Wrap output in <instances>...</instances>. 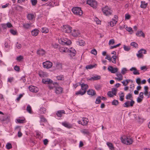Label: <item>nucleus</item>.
<instances>
[{
  "label": "nucleus",
  "instance_id": "obj_28",
  "mask_svg": "<svg viewBox=\"0 0 150 150\" xmlns=\"http://www.w3.org/2000/svg\"><path fill=\"white\" fill-rule=\"evenodd\" d=\"M82 125H87L88 122V119L86 118H83L82 120Z\"/></svg>",
  "mask_w": 150,
  "mask_h": 150
},
{
  "label": "nucleus",
  "instance_id": "obj_52",
  "mask_svg": "<svg viewBox=\"0 0 150 150\" xmlns=\"http://www.w3.org/2000/svg\"><path fill=\"white\" fill-rule=\"evenodd\" d=\"M40 121L43 122H45L47 121L46 119L44 118V117L42 116H41L40 117Z\"/></svg>",
  "mask_w": 150,
  "mask_h": 150
},
{
  "label": "nucleus",
  "instance_id": "obj_44",
  "mask_svg": "<svg viewBox=\"0 0 150 150\" xmlns=\"http://www.w3.org/2000/svg\"><path fill=\"white\" fill-rule=\"evenodd\" d=\"M130 45L132 46L135 48H137L138 47V44L136 43L135 42H132L130 44Z\"/></svg>",
  "mask_w": 150,
  "mask_h": 150
},
{
  "label": "nucleus",
  "instance_id": "obj_34",
  "mask_svg": "<svg viewBox=\"0 0 150 150\" xmlns=\"http://www.w3.org/2000/svg\"><path fill=\"white\" fill-rule=\"evenodd\" d=\"M39 112L41 114H44L46 112V109L44 107L41 108L39 110Z\"/></svg>",
  "mask_w": 150,
  "mask_h": 150
},
{
  "label": "nucleus",
  "instance_id": "obj_57",
  "mask_svg": "<svg viewBox=\"0 0 150 150\" xmlns=\"http://www.w3.org/2000/svg\"><path fill=\"white\" fill-rule=\"evenodd\" d=\"M126 28V30L129 32H132V33L133 32L132 29L131 27H127Z\"/></svg>",
  "mask_w": 150,
  "mask_h": 150
},
{
  "label": "nucleus",
  "instance_id": "obj_2",
  "mask_svg": "<svg viewBox=\"0 0 150 150\" xmlns=\"http://www.w3.org/2000/svg\"><path fill=\"white\" fill-rule=\"evenodd\" d=\"M121 141L122 143L127 145L132 144L133 141L132 138H129L127 137H121Z\"/></svg>",
  "mask_w": 150,
  "mask_h": 150
},
{
  "label": "nucleus",
  "instance_id": "obj_64",
  "mask_svg": "<svg viewBox=\"0 0 150 150\" xmlns=\"http://www.w3.org/2000/svg\"><path fill=\"white\" fill-rule=\"evenodd\" d=\"M108 95L109 97H113V95L111 91H109L108 93Z\"/></svg>",
  "mask_w": 150,
  "mask_h": 150
},
{
  "label": "nucleus",
  "instance_id": "obj_33",
  "mask_svg": "<svg viewBox=\"0 0 150 150\" xmlns=\"http://www.w3.org/2000/svg\"><path fill=\"white\" fill-rule=\"evenodd\" d=\"M107 144L109 147L110 149L111 150H114V147L112 143L109 142H107Z\"/></svg>",
  "mask_w": 150,
  "mask_h": 150
},
{
  "label": "nucleus",
  "instance_id": "obj_50",
  "mask_svg": "<svg viewBox=\"0 0 150 150\" xmlns=\"http://www.w3.org/2000/svg\"><path fill=\"white\" fill-rule=\"evenodd\" d=\"M30 1L33 6L35 5L37 3V0H31Z\"/></svg>",
  "mask_w": 150,
  "mask_h": 150
},
{
  "label": "nucleus",
  "instance_id": "obj_60",
  "mask_svg": "<svg viewBox=\"0 0 150 150\" xmlns=\"http://www.w3.org/2000/svg\"><path fill=\"white\" fill-rule=\"evenodd\" d=\"M132 97V96L131 94L130 93H129L126 96V98L127 99H129L131 98Z\"/></svg>",
  "mask_w": 150,
  "mask_h": 150
},
{
  "label": "nucleus",
  "instance_id": "obj_39",
  "mask_svg": "<svg viewBox=\"0 0 150 150\" xmlns=\"http://www.w3.org/2000/svg\"><path fill=\"white\" fill-rule=\"evenodd\" d=\"M10 33L13 35H15L17 34V32L16 30L13 29H11L10 30Z\"/></svg>",
  "mask_w": 150,
  "mask_h": 150
},
{
  "label": "nucleus",
  "instance_id": "obj_38",
  "mask_svg": "<svg viewBox=\"0 0 150 150\" xmlns=\"http://www.w3.org/2000/svg\"><path fill=\"white\" fill-rule=\"evenodd\" d=\"M96 66H97L96 64H95L94 65H87L86 67V68L87 69H91L93 67H95Z\"/></svg>",
  "mask_w": 150,
  "mask_h": 150
},
{
  "label": "nucleus",
  "instance_id": "obj_15",
  "mask_svg": "<svg viewBox=\"0 0 150 150\" xmlns=\"http://www.w3.org/2000/svg\"><path fill=\"white\" fill-rule=\"evenodd\" d=\"M81 90L83 91H85V93L86 92L87 89L88 88V86L87 84L84 83H81Z\"/></svg>",
  "mask_w": 150,
  "mask_h": 150
},
{
  "label": "nucleus",
  "instance_id": "obj_25",
  "mask_svg": "<svg viewBox=\"0 0 150 150\" xmlns=\"http://www.w3.org/2000/svg\"><path fill=\"white\" fill-rule=\"evenodd\" d=\"M101 77L99 75H96L91 77L90 80H97L100 79Z\"/></svg>",
  "mask_w": 150,
  "mask_h": 150
},
{
  "label": "nucleus",
  "instance_id": "obj_54",
  "mask_svg": "<svg viewBox=\"0 0 150 150\" xmlns=\"http://www.w3.org/2000/svg\"><path fill=\"white\" fill-rule=\"evenodd\" d=\"M127 71V69L126 68H123L121 70V73L122 74L124 75L126 73Z\"/></svg>",
  "mask_w": 150,
  "mask_h": 150
},
{
  "label": "nucleus",
  "instance_id": "obj_24",
  "mask_svg": "<svg viewBox=\"0 0 150 150\" xmlns=\"http://www.w3.org/2000/svg\"><path fill=\"white\" fill-rule=\"evenodd\" d=\"M134 118L135 119L136 121L137 122L139 123H141L142 122V120L140 117L137 116L136 115H134Z\"/></svg>",
  "mask_w": 150,
  "mask_h": 150
},
{
  "label": "nucleus",
  "instance_id": "obj_12",
  "mask_svg": "<svg viewBox=\"0 0 150 150\" xmlns=\"http://www.w3.org/2000/svg\"><path fill=\"white\" fill-rule=\"evenodd\" d=\"M42 82L44 84H50L52 83V81L50 79L47 78L43 79L42 80Z\"/></svg>",
  "mask_w": 150,
  "mask_h": 150
},
{
  "label": "nucleus",
  "instance_id": "obj_61",
  "mask_svg": "<svg viewBox=\"0 0 150 150\" xmlns=\"http://www.w3.org/2000/svg\"><path fill=\"white\" fill-rule=\"evenodd\" d=\"M14 69L15 70L17 71H20V68L18 66L16 65L14 67Z\"/></svg>",
  "mask_w": 150,
  "mask_h": 150
},
{
  "label": "nucleus",
  "instance_id": "obj_43",
  "mask_svg": "<svg viewBox=\"0 0 150 150\" xmlns=\"http://www.w3.org/2000/svg\"><path fill=\"white\" fill-rule=\"evenodd\" d=\"M101 97L100 96L98 97L96 100V104H99L101 102Z\"/></svg>",
  "mask_w": 150,
  "mask_h": 150
},
{
  "label": "nucleus",
  "instance_id": "obj_35",
  "mask_svg": "<svg viewBox=\"0 0 150 150\" xmlns=\"http://www.w3.org/2000/svg\"><path fill=\"white\" fill-rule=\"evenodd\" d=\"M41 31L44 33H47L48 32V30L46 28H42L41 30Z\"/></svg>",
  "mask_w": 150,
  "mask_h": 150
},
{
  "label": "nucleus",
  "instance_id": "obj_59",
  "mask_svg": "<svg viewBox=\"0 0 150 150\" xmlns=\"http://www.w3.org/2000/svg\"><path fill=\"white\" fill-rule=\"evenodd\" d=\"M14 80V78L13 77H10L8 79V82L10 83H11Z\"/></svg>",
  "mask_w": 150,
  "mask_h": 150
},
{
  "label": "nucleus",
  "instance_id": "obj_14",
  "mask_svg": "<svg viewBox=\"0 0 150 150\" xmlns=\"http://www.w3.org/2000/svg\"><path fill=\"white\" fill-rule=\"evenodd\" d=\"M45 51L42 49H39L37 51V54L40 56H42L45 54Z\"/></svg>",
  "mask_w": 150,
  "mask_h": 150
},
{
  "label": "nucleus",
  "instance_id": "obj_16",
  "mask_svg": "<svg viewBox=\"0 0 150 150\" xmlns=\"http://www.w3.org/2000/svg\"><path fill=\"white\" fill-rule=\"evenodd\" d=\"M63 91L62 88L60 87H57L55 88V92L57 94H59L62 92Z\"/></svg>",
  "mask_w": 150,
  "mask_h": 150
},
{
  "label": "nucleus",
  "instance_id": "obj_21",
  "mask_svg": "<svg viewBox=\"0 0 150 150\" xmlns=\"http://www.w3.org/2000/svg\"><path fill=\"white\" fill-rule=\"evenodd\" d=\"M87 94L92 96L95 95L96 94V92L93 89H89L87 91Z\"/></svg>",
  "mask_w": 150,
  "mask_h": 150
},
{
  "label": "nucleus",
  "instance_id": "obj_6",
  "mask_svg": "<svg viewBox=\"0 0 150 150\" xmlns=\"http://www.w3.org/2000/svg\"><path fill=\"white\" fill-rule=\"evenodd\" d=\"M59 43L62 45H69L71 43V41L67 38L65 39H62L59 40Z\"/></svg>",
  "mask_w": 150,
  "mask_h": 150
},
{
  "label": "nucleus",
  "instance_id": "obj_48",
  "mask_svg": "<svg viewBox=\"0 0 150 150\" xmlns=\"http://www.w3.org/2000/svg\"><path fill=\"white\" fill-rule=\"evenodd\" d=\"M23 59V57L22 56H19L17 57L16 58V59L17 60V61L18 62L21 61Z\"/></svg>",
  "mask_w": 150,
  "mask_h": 150
},
{
  "label": "nucleus",
  "instance_id": "obj_42",
  "mask_svg": "<svg viewBox=\"0 0 150 150\" xmlns=\"http://www.w3.org/2000/svg\"><path fill=\"white\" fill-rule=\"evenodd\" d=\"M56 67L57 69H60L62 68V64L59 63H57L56 64Z\"/></svg>",
  "mask_w": 150,
  "mask_h": 150
},
{
  "label": "nucleus",
  "instance_id": "obj_36",
  "mask_svg": "<svg viewBox=\"0 0 150 150\" xmlns=\"http://www.w3.org/2000/svg\"><path fill=\"white\" fill-rule=\"evenodd\" d=\"M112 20H113V21H114V22H113V21H111L110 22V25L111 27L115 25L117 23V21H116V20H115L112 19Z\"/></svg>",
  "mask_w": 150,
  "mask_h": 150
},
{
  "label": "nucleus",
  "instance_id": "obj_49",
  "mask_svg": "<svg viewBox=\"0 0 150 150\" xmlns=\"http://www.w3.org/2000/svg\"><path fill=\"white\" fill-rule=\"evenodd\" d=\"M81 132L84 134L88 135L89 134V132L87 129H84L81 131Z\"/></svg>",
  "mask_w": 150,
  "mask_h": 150
},
{
  "label": "nucleus",
  "instance_id": "obj_46",
  "mask_svg": "<svg viewBox=\"0 0 150 150\" xmlns=\"http://www.w3.org/2000/svg\"><path fill=\"white\" fill-rule=\"evenodd\" d=\"M112 105H117L118 104V100H115L112 102Z\"/></svg>",
  "mask_w": 150,
  "mask_h": 150
},
{
  "label": "nucleus",
  "instance_id": "obj_20",
  "mask_svg": "<svg viewBox=\"0 0 150 150\" xmlns=\"http://www.w3.org/2000/svg\"><path fill=\"white\" fill-rule=\"evenodd\" d=\"M65 114V112L64 110H58L57 111L56 115L58 117H60L62 114Z\"/></svg>",
  "mask_w": 150,
  "mask_h": 150
},
{
  "label": "nucleus",
  "instance_id": "obj_11",
  "mask_svg": "<svg viewBox=\"0 0 150 150\" xmlns=\"http://www.w3.org/2000/svg\"><path fill=\"white\" fill-rule=\"evenodd\" d=\"M108 71L112 73H115L117 72L118 69L117 68H113L111 66H109L108 69Z\"/></svg>",
  "mask_w": 150,
  "mask_h": 150
},
{
  "label": "nucleus",
  "instance_id": "obj_26",
  "mask_svg": "<svg viewBox=\"0 0 150 150\" xmlns=\"http://www.w3.org/2000/svg\"><path fill=\"white\" fill-rule=\"evenodd\" d=\"M69 52L71 54V55L74 56L76 53V52L75 49L71 48V50H69Z\"/></svg>",
  "mask_w": 150,
  "mask_h": 150
},
{
  "label": "nucleus",
  "instance_id": "obj_41",
  "mask_svg": "<svg viewBox=\"0 0 150 150\" xmlns=\"http://www.w3.org/2000/svg\"><path fill=\"white\" fill-rule=\"evenodd\" d=\"M6 148L7 149H10L12 148V146L11 144L8 143L6 145Z\"/></svg>",
  "mask_w": 150,
  "mask_h": 150
},
{
  "label": "nucleus",
  "instance_id": "obj_58",
  "mask_svg": "<svg viewBox=\"0 0 150 150\" xmlns=\"http://www.w3.org/2000/svg\"><path fill=\"white\" fill-rule=\"evenodd\" d=\"M29 113L31 114H33L34 113L33 112L32 110V108L31 106L29 105Z\"/></svg>",
  "mask_w": 150,
  "mask_h": 150
},
{
  "label": "nucleus",
  "instance_id": "obj_51",
  "mask_svg": "<svg viewBox=\"0 0 150 150\" xmlns=\"http://www.w3.org/2000/svg\"><path fill=\"white\" fill-rule=\"evenodd\" d=\"M91 54L96 55L97 54V51L95 49H93L91 51Z\"/></svg>",
  "mask_w": 150,
  "mask_h": 150
},
{
  "label": "nucleus",
  "instance_id": "obj_45",
  "mask_svg": "<svg viewBox=\"0 0 150 150\" xmlns=\"http://www.w3.org/2000/svg\"><path fill=\"white\" fill-rule=\"evenodd\" d=\"M129 101H127L124 103L123 106L124 107H128L129 106Z\"/></svg>",
  "mask_w": 150,
  "mask_h": 150
},
{
  "label": "nucleus",
  "instance_id": "obj_62",
  "mask_svg": "<svg viewBox=\"0 0 150 150\" xmlns=\"http://www.w3.org/2000/svg\"><path fill=\"white\" fill-rule=\"evenodd\" d=\"M115 43V41L114 39H112L110 40L109 42V45H113Z\"/></svg>",
  "mask_w": 150,
  "mask_h": 150
},
{
  "label": "nucleus",
  "instance_id": "obj_56",
  "mask_svg": "<svg viewBox=\"0 0 150 150\" xmlns=\"http://www.w3.org/2000/svg\"><path fill=\"white\" fill-rule=\"evenodd\" d=\"M95 87L96 90H99L100 89L101 86L99 84H97L95 86Z\"/></svg>",
  "mask_w": 150,
  "mask_h": 150
},
{
  "label": "nucleus",
  "instance_id": "obj_4",
  "mask_svg": "<svg viewBox=\"0 0 150 150\" xmlns=\"http://www.w3.org/2000/svg\"><path fill=\"white\" fill-rule=\"evenodd\" d=\"M72 28L68 25H63L61 27L62 31L67 33H71L72 30Z\"/></svg>",
  "mask_w": 150,
  "mask_h": 150
},
{
  "label": "nucleus",
  "instance_id": "obj_27",
  "mask_svg": "<svg viewBox=\"0 0 150 150\" xmlns=\"http://www.w3.org/2000/svg\"><path fill=\"white\" fill-rule=\"evenodd\" d=\"M39 31L37 29H34L31 31V34L33 36H37L38 33Z\"/></svg>",
  "mask_w": 150,
  "mask_h": 150
},
{
  "label": "nucleus",
  "instance_id": "obj_30",
  "mask_svg": "<svg viewBox=\"0 0 150 150\" xmlns=\"http://www.w3.org/2000/svg\"><path fill=\"white\" fill-rule=\"evenodd\" d=\"M85 93V91H83L81 89L80 91L76 92L75 93V94L76 95H84Z\"/></svg>",
  "mask_w": 150,
  "mask_h": 150
},
{
  "label": "nucleus",
  "instance_id": "obj_47",
  "mask_svg": "<svg viewBox=\"0 0 150 150\" xmlns=\"http://www.w3.org/2000/svg\"><path fill=\"white\" fill-rule=\"evenodd\" d=\"M124 93L123 92H122L120 94V100L122 101L124 100Z\"/></svg>",
  "mask_w": 150,
  "mask_h": 150
},
{
  "label": "nucleus",
  "instance_id": "obj_29",
  "mask_svg": "<svg viewBox=\"0 0 150 150\" xmlns=\"http://www.w3.org/2000/svg\"><path fill=\"white\" fill-rule=\"evenodd\" d=\"M141 4L140 5V6L142 8H146L148 5V4L145 1H142Z\"/></svg>",
  "mask_w": 150,
  "mask_h": 150
},
{
  "label": "nucleus",
  "instance_id": "obj_19",
  "mask_svg": "<svg viewBox=\"0 0 150 150\" xmlns=\"http://www.w3.org/2000/svg\"><path fill=\"white\" fill-rule=\"evenodd\" d=\"M136 35L138 37L142 36L143 37H144L145 36L144 33L141 30L137 31L136 33Z\"/></svg>",
  "mask_w": 150,
  "mask_h": 150
},
{
  "label": "nucleus",
  "instance_id": "obj_37",
  "mask_svg": "<svg viewBox=\"0 0 150 150\" xmlns=\"http://www.w3.org/2000/svg\"><path fill=\"white\" fill-rule=\"evenodd\" d=\"M117 89L116 88H113L112 89V93L113 95L116 96L117 93Z\"/></svg>",
  "mask_w": 150,
  "mask_h": 150
},
{
  "label": "nucleus",
  "instance_id": "obj_3",
  "mask_svg": "<svg viewBox=\"0 0 150 150\" xmlns=\"http://www.w3.org/2000/svg\"><path fill=\"white\" fill-rule=\"evenodd\" d=\"M72 11L74 14L76 15L81 16L83 14L81 8L79 7L73 8L72 9Z\"/></svg>",
  "mask_w": 150,
  "mask_h": 150
},
{
  "label": "nucleus",
  "instance_id": "obj_53",
  "mask_svg": "<svg viewBox=\"0 0 150 150\" xmlns=\"http://www.w3.org/2000/svg\"><path fill=\"white\" fill-rule=\"evenodd\" d=\"M79 44L80 46H83L85 44V42L83 40H81L79 42Z\"/></svg>",
  "mask_w": 150,
  "mask_h": 150
},
{
  "label": "nucleus",
  "instance_id": "obj_13",
  "mask_svg": "<svg viewBox=\"0 0 150 150\" xmlns=\"http://www.w3.org/2000/svg\"><path fill=\"white\" fill-rule=\"evenodd\" d=\"M29 90L30 92L33 93L37 92L38 91V88L37 87L34 86H29Z\"/></svg>",
  "mask_w": 150,
  "mask_h": 150
},
{
  "label": "nucleus",
  "instance_id": "obj_63",
  "mask_svg": "<svg viewBox=\"0 0 150 150\" xmlns=\"http://www.w3.org/2000/svg\"><path fill=\"white\" fill-rule=\"evenodd\" d=\"M136 83L139 85L141 83V79L139 78H138L136 79Z\"/></svg>",
  "mask_w": 150,
  "mask_h": 150
},
{
  "label": "nucleus",
  "instance_id": "obj_22",
  "mask_svg": "<svg viewBox=\"0 0 150 150\" xmlns=\"http://www.w3.org/2000/svg\"><path fill=\"white\" fill-rule=\"evenodd\" d=\"M59 51L61 52H69V50L64 47H62L60 48Z\"/></svg>",
  "mask_w": 150,
  "mask_h": 150
},
{
  "label": "nucleus",
  "instance_id": "obj_9",
  "mask_svg": "<svg viewBox=\"0 0 150 150\" xmlns=\"http://www.w3.org/2000/svg\"><path fill=\"white\" fill-rule=\"evenodd\" d=\"M71 33L72 35L74 37L79 36L80 35V32L78 30L74 29L71 31Z\"/></svg>",
  "mask_w": 150,
  "mask_h": 150
},
{
  "label": "nucleus",
  "instance_id": "obj_8",
  "mask_svg": "<svg viewBox=\"0 0 150 150\" xmlns=\"http://www.w3.org/2000/svg\"><path fill=\"white\" fill-rule=\"evenodd\" d=\"M43 67L44 68L49 69L52 66V63L49 61H46L42 63Z\"/></svg>",
  "mask_w": 150,
  "mask_h": 150
},
{
  "label": "nucleus",
  "instance_id": "obj_10",
  "mask_svg": "<svg viewBox=\"0 0 150 150\" xmlns=\"http://www.w3.org/2000/svg\"><path fill=\"white\" fill-rule=\"evenodd\" d=\"M36 16L35 13L29 14V20L31 21V23H33L35 20Z\"/></svg>",
  "mask_w": 150,
  "mask_h": 150
},
{
  "label": "nucleus",
  "instance_id": "obj_40",
  "mask_svg": "<svg viewBox=\"0 0 150 150\" xmlns=\"http://www.w3.org/2000/svg\"><path fill=\"white\" fill-rule=\"evenodd\" d=\"M124 50L126 51H128L130 50V47L129 46H126L124 45L123 46Z\"/></svg>",
  "mask_w": 150,
  "mask_h": 150
},
{
  "label": "nucleus",
  "instance_id": "obj_23",
  "mask_svg": "<svg viewBox=\"0 0 150 150\" xmlns=\"http://www.w3.org/2000/svg\"><path fill=\"white\" fill-rule=\"evenodd\" d=\"M116 75L117 76V78H116L115 79L119 81H121L123 79V76L121 73H117Z\"/></svg>",
  "mask_w": 150,
  "mask_h": 150
},
{
  "label": "nucleus",
  "instance_id": "obj_5",
  "mask_svg": "<svg viewBox=\"0 0 150 150\" xmlns=\"http://www.w3.org/2000/svg\"><path fill=\"white\" fill-rule=\"evenodd\" d=\"M146 54V51L145 49H141L138 52L137 54V56L138 58H143L144 57L143 54Z\"/></svg>",
  "mask_w": 150,
  "mask_h": 150
},
{
  "label": "nucleus",
  "instance_id": "obj_1",
  "mask_svg": "<svg viewBox=\"0 0 150 150\" xmlns=\"http://www.w3.org/2000/svg\"><path fill=\"white\" fill-rule=\"evenodd\" d=\"M102 10L103 14L107 16L111 15L112 12L111 8L108 6L102 7Z\"/></svg>",
  "mask_w": 150,
  "mask_h": 150
},
{
  "label": "nucleus",
  "instance_id": "obj_7",
  "mask_svg": "<svg viewBox=\"0 0 150 150\" xmlns=\"http://www.w3.org/2000/svg\"><path fill=\"white\" fill-rule=\"evenodd\" d=\"M87 3L93 8H96L97 6V2L95 0H88Z\"/></svg>",
  "mask_w": 150,
  "mask_h": 150
},
{
  "label": "nucleus",
  "instance_id": "obj_31",
  "mask_svg": "<svg viewBox=\"0 0 150 150\" xmlns=\"http://www.w3.org/2000/svg\"><path fill=\"white\" fill-rule=\"evenodd\" d=\"M117 58V57L116 55L113 56L111 57L110 62L111 61L114 64H116V59Z\"/></svg>",
  "mask_w": 150,
  "mask_h": 150
},
{
  "label": "nucleus",
  "instance_id": "obj_55",
  "mask_svg": "<svg viewBox=\"0 0 150 150\" xmlns=\"http://www.w3.org/2000/svg\"><path fill=\"white\" fill-rule=\"evenodd\" d=\"M24 119H16L17 122L18 123H22L24 122Z\"/></svg>",
  "mask_w": 150,
  "mask_h": 150
},
{
  "label": "nucleus",
  "instance_id": "obj_18",
  "mask_svg": "<svg viewBox=\"0 0 150 150\" xmlns=\"http://www.w3.org/2000/svg\"><path fill=\"white\" fill-rule=\"evenodd\" d=\"M62 125L65 127L70 128L72 127V125L68 122H64L62 123Z\"/></svg>",
  "mask_w": 150,
  "mask_h": 150
},
{
  "label": "nucleus",
  "instance_id": "obj_32",
  "mask_svg": "<svg viewBox=\"0 0 150 150\" xmlns=\"http://www.w3.org/2000/svg\"><path fill=\"white\" fill-rule=\"evenodd\" d=\"M8 119L7 116H0V121L2 122H4L6 121Z\"/></svg>",
  "mask_w": 150,
  "mask_h": 150
},
{
  "label": "nucleus",
  "instance_id": "obj_17",
  "mask_svg": "<svg viewBox=\"0 0 150 150\" xmlns=\"http://www.w3.org/2000/svg\"><path fill=\"white\" fill-rule=\"evenodd\" d=\"M38 74L41 77H45L47 76V75L46 72L40 71L38 72Z\"/></svg>",
  "mask_w": 150,
  "mask_h": 150
}]
</instances>
